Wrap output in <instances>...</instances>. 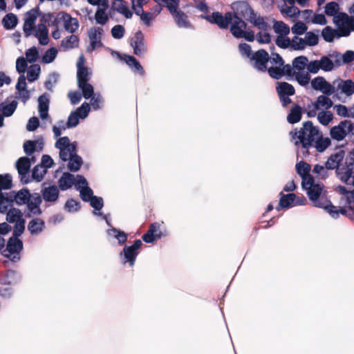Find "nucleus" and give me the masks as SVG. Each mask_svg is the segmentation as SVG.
<instances>
[{
	"label": "nucleus",
	"instance_id": "423d86ee",
	"mask_svg": "<svg viewBox=\"0 0 354 354\" xmlns=\"http://www.w3.org/2000/svg\"><path fill=\"white\" fill-rule=\"evenodd\" d=\"M201 17L210 24H216L221 29H227L233 22L234 12H227L224 16L219 12H214L212 15H201Z\"/></svg>",
	"mask_w": 354,
	"mask_h": 354
},
{
	"label": "nucleus",
	"instance_id": "c85d7f7f",
	"mask_svg": "<svg viewBox=\"0 0 354 354\" xmlns=\"http://www.w3.org/2000/svg\"><path fill=\"white\" fill-rule=\"evenodd\" d=\"M39 102V112L40 118L44 120L48 118L49 100L45 95H42L38 98Z\"/></svg>",
	"mask_w": 354,
	"mask_h": 354
},
{
	"label": "nucleus",
	"instance_id": "e433bc0d",
	"mask_svg": "<svg viewBox=\"0 0 354 354\" xmlns=\"http://www.w3.org/2000/svg\"><path fill=\"white\" fill-rule=\"evenodd\" d=\"M18 23V19L13 13L7 14L2 20L3 27L6 30H11L14 28Z\"/></svg>",
	"mask_w": 354,
	"mask_h": 354
},
{
	"label": "nucleus",
	"instance_id": "4c0bfd02",
	"mask_svg": "<svg viewBox=\"0 0 354 354\" xmlns=\"http://www.w3.org/2000/svg\"><path fill=\"white\" fill-rule=\"evenodd\" d=\"M308 59L305 56H299L292 61V66L296 72H302L307 66Z\"/></svg>",
	"mask_w": 354,
	"mask_h": 354
},
{
	"label": "nucleus",
	"instance_id": "2f4dec72",
	"mask_svg": "<svg viewBox=\"0 0 354 354\" xmlns=\"http://www.w3.org/2000/svg\"><path fill=\"white\" fill-rule=\"evenodd\" d=\"M31 196L28 189L24 188L19 190L18 192H15V195L13 196V199L16 203L19 205H26L29 201V197Z\"/></svg>",
	"mask_w": 354,
	"mask_h": 354
},
{
	"label": "nucleus",
	"instance_id": "e2e57ef3",
	"mask_svg": "<svg viewBox=\"0 0 354 354\" xmlns=\"http://www.w3.org/2000/svg\"><path fill=\"white\" fill-rule=\"evenodd\" d=\"M305 42L309 46L317 45L319 42L318 35L310 31L307 32L305 35Z\"/></svg>",
	"mask_w": 354,
	"mask_h": 354
},
{
	"label": "nucleus",
	"instance_id": "a211bd4d",
	"mask_svg": "<svg viewBox=\"0 0 354 354\" xmlns=\"http://www.w3.org/2000/svg\"><path fill=\"white\" fill-rule=\"evenodd\" d=\"M59 196V187L55 185L41 189V199L43 198L46 202L55 203L58 200Z\"/></svg>",
	"mask_w": 354,
	"mask_h": 354
},
{
	"label": "nucleus",
	"instance_id": "8fccbe9b",
	"mask_svg": "<svg viewBox=\"0 0 354 354\" xmlns=\"http://www.w3.org/2000/svg\"><path fill=\"white\" fill-rule=\"evenodd\" d=\"M296 171L301 177H304L310 174V165L304 161H300L296 165Z\"/></svg>",
	"mask_w": 354,
	"mask_h": 354
},
{
	"label": "nucleus",
	"instance_id": "49530a36",
	"mask_svg": "<svg viewBox=\"0 0 354 354\" xmlns=\"http://www.w3.org/2000/svg\"><path fill=\"white\" fill-rule=\"evenodd\" d=\"M41 68L39 64H33L30 66L27 73V78L28 82H32L38 79L40 73Z\"/></svg>",
	"mask_w": 354,
	"mask_h": 354
},
{
	"label": "nucleus",
	"instance_id": "ddd939ff",
	"mask_svg": "<svg viewBox=\"0 0 354 354\" xmlns=\"http://www.w3.org/2000/svg\"><path fill=\"white\" fill-rule=\"evenodd\" d=\"M160 226L157 222L150 224L148 230L142 236V240L147 243H152L164 236L165 234L160 230Z\"/></svg>",
	"mask_w": 354,
	"mask_h": 354
},
{
	"label": "nucleus",
	"instance_id": "79ce46f5",
	"mask_svg": "<svg viewBox=\"0 0 354 354\" xmlns=\"http://www.w3.org/2000/svg\"><path fill=\"white\" fill-rule=\"evenodd\" d=\"M317 120L322 125L327 126L333 120V115L329 111H322L317 114Z\"/></svg>",
	"mask_w": 354,
	"mask_h": 354
},
{
	"label": "nucleus",
	"instance_id": "f704fd0d",
	"mask_svg": "<svg viewBox=\"0 0 354 354\" xmlns=\"http://www.w3.org/2000/svg\"><path fill=\"white\" fill-rule=\"evenodd\" d=\"M246 19L251 22L255 27H257L258 29L261 30L266 31L268 30L269 27L268 23L265 21L264 18L261 16L257 17L256 15H252L250 16L249 19L246 18Z\"/></svg>",
	"mask_w": 354,
	"mask_h": 354
},
{
	"label": "nucleus",
	"instance_id": "6e6d98bb",
	"mask_svg": "<svg viewBox=\"0 0 354 354\" xmlns=\"http://www.w3.org/2000/svg\"><path fill=\"white\" fill-rule=\"evenodd\" d=\"M269 62L273 65L272 67H281L284 64L282 57L279 53L272 51H271Z\"/></svg>",
	"mask_w": 354,
	"mask_h": 354
},
{
	"label": "nucleus",
	"instance_id": "4468645a",
	"mask_svg": "<svg viewBox=\"0 0 354 354\" xmlns=\"http://www.w3.org/2000/svg\"><path fill=\"white\" fill-rule=\"evenodd\" d=\"M103 29L100 27H92L88 31V36L90 39V45L88 46V51H93L97 48L103 46L102 35Z\"/></svg>",
	"mask_w": 354,
	"mask_h": 354
},
{
	"label": "nucleus",
	"instance_id": "680f3d73",
	"mask_svg": "<svg viewBox=\"0 0 354 354\" xmlns=\"http://www.w3.org/2000/svg\"><path fill=\"white\" fill-rule=\"evenodd\" d=\"M319 62L321 66L320 69L324 71H330L333 68L334 64L327 56L322 57Z\"/></svg>",
	"mask_w": 354,
	"mask_h": 354
},
{
	"label": "nucleus",
	"instance_id": "0e129e2a",
	"mask_svg": "<svg viewBox=\"0 0 354 354\" xmlns=\"http://www.w3.org/2000/svg\"><path fill=\"white\" fill-rule=\"evenodd\" d=\"M64 207L67 212H77L80 209V203L74 199H69L66 202Z\"/></svg>",
	"mask_w": 354,
	"mask_h": 354
},
{
	"label": "nucleus",
	"instance_id": "864d4df0",
	"mask_svg": "<svg viewBox=\"0 0 354 354\" xmlns=\"http://www.w3.org/2000/svg\"><path fill=\"white\" fill-rule=\"evenodd\" d=\"M17 102L12 100L10 104H6L2 108L3 115L5 117L11 116L17 107Z\"/></svg>",
	"mask_w": 354,
	"mask_h": 354
},
{
	"label": "nucleus",
	"instance_id": "2eb2a0df",
	"mask_svg": "<svg viewBox=\"0 0 354 354\" xmlns=\"http://www.w3.org/2000/svg\"><path fill=\"white\" fill-rule=\"evenodd\" d=\"M295 73L293 66L285 64L281 67H269L268 69L269 75L274 80H279L285 75L293 76Z\"/></svg>",
	"mask_w": 354,
	"mask_h": 354
},
{
	"label": "nucleus",
	"instance_id": "de8ad7c7",
	"mask_svg": "<svg viewBox=\"0 0 354 354\" xmlns=\"http://www.w3.org/2000/svg\"><path fill=\"white\" fill-rule=\"evenodd\" d=\"M77 85H78V87L82 91V93H81L82 95L85 99H89L90 97H91L93 95H95L93 86L91 84L86 82V83H83V84H77Z\"/></svg>",
	"mask_w": 354,
	"mask_h": 354
},
{
	"label": "nucleus",
	"instance_id": "cd10ccee",
	"mask_svg": "<svg viewBox=\"0 0 354 354\" xmlns=\"http://www.w3.org/2000/svg\"><path fill=\"white\" fill-rule=\"evenodd\" d=\"M302 109L299 104H295L290 111L287 120L290 124L299 122L301 119Z\"/></svg>",
	"mask_w": 354,
	"mask_h": 354
},
{
	"label": "nucleus",
	"instance_id": "7c9ffc66",
	"mask_svg": "<svg viewBox=\"0 0 354 354\" xmlns=\"http://www.w3.org/2000/svg\"><path fill=\"white\" fill-rule=\"evenodd\" d=\"M316 109H324L325 110L329 109L333 106V102L328 95H321L317 98L315 102Z\"/></svg>",
	"mask_w": 354,
	"mask_h": 354
},
{
	"label": "nucleus",
	"instance_id": "f8f14e48",
	"mask_svg": "<svg viewBox=\"0 0 354 354\" xmlns=\"http://www.w3.org/2000/svg\"><path fill=\"white\" fill-rule=\"evenodd\" d=\"M234 11V19L246 18L248 14L255 16V13L250 5L244 1H235L232 4Z\"/></svg>",
	"mask_w": 354,
	"mask_h": 354
},
{
	"label": "nucleus",
	"instance_id": "f03ea898",
	"mask_svg": "<svg viewBox=\"0 0 354 354\" xmlns=\"http://www.w3.org/2000/svg\"><path fill=\"white\" fill-rule=\"evenodd\" d=\"M294 139L297 138L295 144L300 143L308 153V149L314 146L318 152L324 151L330 145L329 138H323L319 129L315 127L311 121H306L303 123V127L299 131L295 129L290 131Z\"/></svg>",
	"mask_w": 354,
	"mask_h": 354
},
{
	"label": "nucleus",
	"instance_id": "4d7b16f0",
	"mask_svg": "<svg viewBox=\"0 0 354 354\" xmlns=\"http://www.w3.org/2000/svg\"><path fill=\"white\" fill-rule=\"evenodd\" d=\"M234 37L238 39L244 38L248 41H253L255 39V36L254 32L252 30L250 31H235L234 30Z\"/></svg>",
	"mask_w": 354,
	"mask_h": 354
},
{
	"label": "nucleus",
	"instance_id": "20e7f679",
	"mask_svg": "<svg viewBox=\"0 0 354 354\" xmlns=\"http://www.w3.org/2000/svg\"><path fill=\"white\" fill-rule=\"evenodd\" d=\"M156 3H164L179 28H191L192 24L188 16L178 8L180 0H154Z\"/></svg>",
	"mask_w": 354,
	"mask_h": 354
},
{
	"label": "nucleus",
	"instance_id": "a18cd8bd",
	"mask_svg": "<svg viewBox=\"0 0 354 354\" xmlns=\"http://www.w3.org/2000/svg\"><path fill=\"white\" fill-rule=\"evenodd\" d=\"M274 30L280 35H287L290 32L289 26L281 21H275L273 25Z\"/></svg>",
	"mask_w": 354,
	"mask_h": 354
},
{
	"label": "nucleus",
	"instance_id": "1a4fd4ad",
	"mask_svg": "<svg viewBox=\"0 0 354 354\" xmlns=\"http://www.w3.org/2000/svg\"><path fill=\"white\" fill-rule=\"evenodd\" d=\"M269 59L268 53L264 49H259L253 53L250 59V63L258 71L268 72L269 68L267 66V64Z\"/></svg>",
	"mask_w": 354,
	"mask_h": 354
},
{
	"label": "nucleus",
	"instance_id": "338daca9",
	"mask_svg": "<svg viewBox=\"0 0 354 354\" xmlns=\"http://www.w3.org/2000/svg\"><path fill=\"white\" fill-rule=\"evenodd\" d=\"M324 95H331L337 91V87L335 84H331L328 82H326L320 91Z\"/></svg>",
	"mask_w": 354,
	"mask_h": 354
},
{
	"label": "nucleus",
	"instance_id": "4be33fe9",
	"mask_svg": "<svg viewBox=\"0 0 354 354\" xmlns=\"http://www.w3.org/2000/svg\"><path fill=\"white\" fill-rule=\"evenodd\" d=\"M333 84L336 85L337 91L341 90V93L346 96H351L354 93V82L351 80H337L333 81Z\"/></svg>",
	"mask_w": 354,
	"mask_h": 354
},
{
	"label": "nucleus",
	"instance_id": "69168bd1",
	"mask_svg": "<svg viewBox=\"0 0 354 354\" xmlns=\"http://www.w3.org/2000/svg\"><path fill=\"white\" fill-rule=\"evenodd\" d=\"M286 35H279L277 37L275 43L276 44L281 48H287L290 46L291 40L287 37H285Z\"/></svg>",
	"mask_w": 354,
	"mask_h": 354
},
{
	"label": "nucleus",
	"instance_id": "37998d69",
	"mask_svg": "<svg viewBox=\"0 0 354 354\" xmlns=\"http://www.w3.org/2000/svg\"><path fill=\"white\" fill-rule=\"evenodd\" d=\"M108 233L117 239L120 245L124 244L127 240V234L124 232L115 227L110 229Z\"/></svg>",
	"mask_w": 354,
	"mask_h": 354
},
{
	"label": "nucleus",
	"instance_id": "774afa93",
	"mask_svg": "<svg viewBox=\"0 0 354 354\" xmlns=\"http://www.w3.org/2000/svg\"><path fill=\"white\" fill-rule=\"evenodd\" d=\"M307 29L308 27L304 23L299 21L293 25L292 27V32L295 35H303Z\"/></svg>",
	"mask_w": 354,
	"mask_h": 354
},
{
	"label": "nucleus",
	"instance_id": "3c124183",
	"mask_svg": "<svg viewBox=\"0 0 354 354\" xmlns=\"http://www.w3.org/2000/svg\"><path fill=\"white\" fill-rule=\"evenodd\" d=\"M57 55V50L55 48L48 49L42 57V62L45 64H49L54 61Z\"/></svg>",
	"mask_w": 354,
	"mask_h": 354
},
{
	"label": "nucleus",
	"instance_id": "603ef678",
	"mask_svg": "<svg viewBox=\"0 0 354 354\" xmlns=\"http://www.w3.org/2000/svg\"><path fill=\"white\" fill-rule=\"evenodd\" d=\"M80 117L78 115L73 111L68 116V121L65 125L62 127V129H66V128H71L75 127L79 124Z\"/></svg>",
	"mask_w": 354,
	"mask_h": 354
},
{
	"label": "nucleus",
	"instance_id": "b1692460",
	"mask_svg": "<svg viewBox=\"0 0 354 354\" xmlns=\"http://www.w3.org/2000/svg\"><path fill=\"white\" fill-rule=\"evenodd\" d=\"M35 37L38 39L41 45H46L49 41L48 30L44 23L38 24L35 32Z\"/></svg>",
	"mask_w": 354,
	"mask_h": 354
},
{
	"label": "nucleus",
	"instance_id": "bf43d9fd",
	"mask_svg": "<svg viewBox=\"0 0 354 354\" xmlns=\"http://www.w3.org/2000/svg\"><path fill=\"white\" fill-rule=\"evenodd\" d=\"M26 221L24 218L21 219L18 222L15 223L13 227V236H20L25 230Z\"/></svg>",
	"mask_w": 354,
	"mask_h": 354
},
{
	"label": "nucleus",
	"instance_id": "c03bdc74",
	"mask_svg": "<svg viewBox=\"0 0 354 354\" xmlns=\"http://www.w3.org/2000/svg\"><path fill=\"white\" fill-rule=\"evenodd\" d=\"M247 24L243 20V18L234 19L230 27V32L234 36L235 31H245Z\"/></svg>",
	"mask_w": 354,
	"mask_h": 354
},
{
	"label": "nucleus",
	"instance_id": "ea45409f",
	"mask_svg": "<svg viewBox=\"0 0 354 354\" xmlns=\"http://www.w3.org/2000/svg\"><path fill=\"white\" fill-rule=\"evenodd\" d=\"M82 165V159L80 156L75 155L70 156L68 168L71 171H77L80 169Z\"/></svg>",
	"mask_w": 354,
	"mask_h": 354
},
{
	"label": "nucleus",
	"instance_id": "a878e982",
	"mask_svg": "<svg viewBox=\"0 0 354 354\" xmlns=\"http://www.w3.org/2000/svg\"><path fill=\"white\" fill-rule=\"evenodd\" d=\"M63 19L64 21V28L71 33H74L79 28L78 20L72 17L67 13L63 14Z\"/></svg>",
	"mask_w": 354,
	"mask_h": 354
},
{
	"label": "nucleus",
	"instance_id": "aec40b11",
	"mask_svg": "<svg viewBox=\"0 0 354 354\" xmlns=\"http://www.w3.org/2000/svg\"><path fill=\"white\" fill-rule=\"evenodd\" d=\"M41 202V196L38 193H35L29 197V201L26 205H27L28 210L33 215L39 216L42 213L39 207Z\"/></svg>",
	"mask_w": 354,
	"mask_h": 354
},
{
	"label": "nucleus",
	"instance_id": "bb28decb",
	"mask_svg": "<svg viewBox=\"0 0 354 354\" xmlns=\"http://www.w3.org/2000/svg\"><path fill=\"white\" fill-rule=\"evenodd\" d=\"M37 145L39 146V150L43 149L44 141L41 138L38 140H27L24 143V150L26 154L30 156L36 151Z\"/></svg>",
	"mask_w": 354,
	"mask_h": 354
},
{
	"label": "nucleus",
	"instance_id": "052dcab7",
	"mask_svg": "<svg viewBox=\"0 0 354 354\" xmlns=\"http://www.w3.org/2000/svg\"><path fill=\"white\" fill-rule=\"evenodd\" d=\"M91 109V106L87 102H84L74 112L76 113L80 118L84 119L87 117Z\"/></svg>",
	"mask_w": 354,
	"mask_h": 354
},
{
	"label": "nucleus",
	"instance_id": "0eeeda50",
	"mask_svg": "<svg viewBox=\"0 0 354 354\" xmlns=\"http://www.w3.org/2000/svg\"><path fill=\"white\" fill-rule=\"evenodd\" d=\"M348 134L354 136V123L349 120L342 121L330 130V137L337 141L343 140Z\"/></svg>",
	"mask_w": 354,
	"mask_h": 354
},
{
	"label": "nucleus",
	"instance_id": "c756f323",
	"mask_svg": "<svg viewBox=\"0 0 354 354\" xmlns=\"http://www.w3.org/2000/svg\"><path fill=\"white\" fill-rule=\"evenodd\" d=\"M277 91L278 95H293L295 93L294 86L286 82H278Z\"/></svg>",
	"mask_w": 354,
	"mask_h": 354
},
{
	"label": "nucleus",
	"instance_id": "13d9d810",
	"mask_svg": "<svg viewBox=\"0 0 354 354\" xmlns=\"http://www.w3.org/2000/svg\"><path fill=\"white\" fill-rule=\"evenodd\" d=\"M306 46L305 39L297 36H295L291 40L290 46L294 50H303Z\"/></svg>",
	"mask_w": 354,
	"mask_h": 354
},
{
	"label": "nucleus",
	"instance_id": "39448f33",
	"mask_svg": "<svg viewBox=\"0 0 354 354\" xmlns=\"http://www.w3.org/2000/svg\"><path fill=\"white\" fill-rule=\"evenodd\" d=\"M323 186L319 184L307 189V194L309 199L313 202V205L320 208H330V212H333L334 205L326 197L322 195Z\"/></svg>",
	"mask_w": 354,
	"mask_h": 354
},
{
	"label": "nucleus",
	"instance_id": "58836bf2",
	"mask_svg": "<svg viewBox=\"0 0 354 354\" xmlns=\"http://www.w3.org/2000/svg\"><path fill=\"white\" fill-rule=\"evenodd\" d=\"M339 31L332 28L330 26H326L322 31V36L323 39L327 42H333L335 37L339 36Z\"/></svg>",
	"mask_w": 354,
	"mask_h": 354
},
{
	"label": "nucleus",
	"instance_id": "6e6552de",
	"mask_svg": "<svg viewBox=\"0 0 354 354\" xmlns=\"http://www.w3.org/2000/svg\"><path fill=\"white\" fill-rule=\"evenodd\" d=\"M142 245V243L140 239L134 241L131 245H125L120 254V256L123 255V263H128L131 267H133Z\"/></svg>",
	"mask_w": 354,
	"mask_h": 354
},
{
	"label": "nucleus",
	"instance_id": "5701e85b",
	"mask_svg": "<svg viewBox=\"0 0 354 354\" xmlns=\"http://www.w3.org/2000/svg\"><path fill=\"white\" fill-rule=\"evenodd\" d=\"M75 183V178L73 174L65 172L62 174L58 181L59 189L62 191L66 190L72 187Z\"/></svg>",
	"mask_w": 354,
	"mask_h": 354
},
{
	"label": "nucleus",
	"instance_id": "7ed1b4c3",
	"mask_svg": "<svg viewBox=\"0 0 354 354\" xmlns=\"http://www.w3.org/2000/svg\"><path fill=\"white\" fill-rule=\"evenodd\" d=\"M339 4L335 1L329 2L325 6V13L333 17V23L339 30V37H348L354 31V19L342 12H338Z\"/></svg>",
	"mask_w": 354,
	"mask_h": 354
},
{
	"label": "nucleus",
	"instance_id": "473e14b6",
	"mask_svg": "<svg viewBox=\"0 0 354 354\" xmlns=\"http://www.w3.org/2000/svg\"><path fill=\"white\" fill-rule=\"evenodd\" d=\"M22 218L23 213L17 208H10L6 213V221L9 223H15Z\"/></svg>",
	"mask_w": 354,
	"mask_h": 354
},
{
	"label": "nucleus",
	"instance_id": "f257e3e1",
	"mask_svg": "<svg viewBox=\"0 0 354 354\" xmlns=\"http://www.w3.org/2000/svg\"><path fill=\"white\" fill-rule=\"evenodd\" d=\"M325 169H335L336 175L342 182L351 184V178H354V149L348 153L343 149L332 153L325 162V166L316 165L313 171L322 175L326 173Z\"/></svg>",
	"mask_w": 354,
	"mask_h": 354
},
{
	"label": "nucleus",
	"instance_id": "72a5a7b5",
	"mask_svg": "<svg viewBox=\"0 0 354 354\" xmlns=\"http://www.w3.org/2000/svg\"><path fill=\"white\" fill-rule=\"evenodd\" d=\"M79 44V37L77 35H71L62 39L61 46L65 50L72 49L77 47Z\"/></svg>",
	"mask_w": 354,
	"mask_h": 354
},
{
	"label": "nucleus",
	"instance_id": "c9c22d12",
	"mask_svg": "<svg viewBox=\"0 0 354 354\" xmlns=\"http://www.w3.org/2000/svg\"><path fill=\"white\" fill-rule=\"evenodd\" d=\"M124 61L134 71L144 74L145 71L138 61L131 55H124Z\"/></svg>",
	"mask_w": 354,
	"mask_h": 354
},
{
	"label": "nucleus",
	"instance_id": "9d476101",
	"mask_svg": "<svg viewBox=\"0 0 354 354\" xmlns=\"http://www.w3.org/2000/svg\"><path fill=\"white\" fill-rule=\"evenodd\" d=\"M23 249V242L18 237H10L7 243L6 250L8 254H4V256L13 262H17L20 259L19 253Z\"/></svg>",
	"mask_w": 354,
	"mask_h": 354
},
{
	"label": "nucleus",
	"instance_id": "a19ab883",
	"mask_svg": "<svg viewBox=\"0 0 354 354\" xmlns=\"http://www.w3.org/2000/svg\"><path fill=\"white\" fill-rule=\"evenodd\" d=\"M12 185V177L10 174H0V196L4 195V193L1 192L3 189H10Z\"/></svg>",
	"mask_w": 354,
	"mask_h": 354
},
{
	"label": "nucleus",
	"instance_id": "393cba45",
	"mask_svg": "<svg viewBox=\"0 0 354 354\" xmlns=\"http://www.w3.org/2000/svg\"><path fill=\"white\" fill-rule=\"evenodd\" d=\"M45 227V222L41 218H33L28 224V230L32 235L38 234Z\"/></svg>",
	"mask_w": 354,
	"mask_h": 354
},
{
	"label": "nucleus",
	"instance_id": "f3484780",
	"mask_svg": "<svg viewBox=\"0 0 354 354\" xmlns=\"http://www.w3.org/2000/svg\"><path fill=\"white\" fill-rule=\"evenodd\" d=\"M131 46L133 48L134 54L137 56H142L146 51L144 36L141 31L135 33L134 37L131 40Z\"/></svg>",
	"mask_w": 354,
	"mask_h": 354
},
{
	"label": "nucleus",
	"instance_id": "09e8293b",
	"mask_svg": "<svg viewBox=\"0 0 354 354\" xmlns=\"http://www.w3.org/2000/svg\"><path fill=\"white\" fill-rule=\"evenodd\" d=\"M46 172L47 170L44 167L40 165H36L32 171V178L37 182H40L43 180Z\"/></svg>",
	"mask_w": 354,
	"mask_h": 354
},
{
	"label": "nucleus",
	"instance_id": "9b49d317",
	"mask_svg": "<svg viewBox=\"0 0 354 354\" xmlns=\"http://www.w3.org/2000/svg\"><path fill=\"white\" fill-rule=\"evenodd\" d=\"M279 196L280 199L279 206L277 207V210H280L281 208H290L296 205H304L306 201L305 197L297 196L293 193L284 194L283 192H281Z\"/></svg>",
	"mask_w": 354,
	"mask_h": 354
},
{
	"label": "nucleus",
	"instance_id": "5fc2aeb1",
	"mask_svg": "<svg viewBox=\"0 0 354 354\" xmlns=\"http://www.w3.org/2000/svg\"><path fill=\"white\" fill-rule=\"evenodd\" d=\"M95 19L97 24L104 25L109 21V17L105 10L102 8H98L95 15Z\"/></svg>",
	"mask_w": 354,
	"mask_h": 354
},
{
	"label": "nucleus",
	"instance_id": "dca6fc26",
	"mask_svg": "<svg viewBox=\"0 0 354 354\" xmlns=\"http://www.w3.org/2000/svg\"><path fill=\"white\" fill-rule=\"evenodd\" d=\"M31 163L30 158L27 157H21L16 162V168L21 176V180L24 183H28L29 180L26 178L30 169Z\"/></svg>",
	"mask_w": 354,
	"mask_h": 354
},
{
	"label": "nucleus",
	"instance_id": "6ab92c4d",
	"mask_svg": "<svg viewBox=\"0 0 354 354\" xmlns=\"http://www.w3.org/2000/svg\"><path fill=\"white\" fill-rule=\"evenodd\" d=\"M84 57L82 55L77 63V84L88 82L89 80V72L88 68L84 66Z\"/></svg>",
	"mask_w": 354,
	"mask_h": 354
},
{
	"label": "nucleus",
	"instance_id": "412c9836",
	"mask_svg": "<svg viewBox=\"0 0 354 354\" xmlns=\"http://www.w3.org/2000/svg\"><path fill=\"white\" fill-rule=\"evenodd\" d=\"M37 17V10L32 9L26 14V19L24 24V32L26 37L30 35L31 30L35 27V21Z\"/></svg>",
	"mask_w": 354,
	"mask_h": 354
}]
</instances>
